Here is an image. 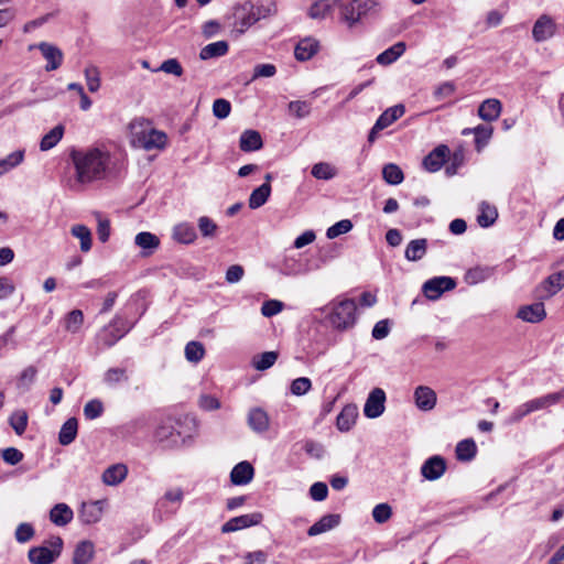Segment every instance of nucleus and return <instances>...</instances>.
<instances>
[{
  "mask_svg": "<svg viewBox=\"0 0 564 564\" xmlns=\"http://www.w3.org/2000/svg\"><path fill=\"white\" fill-rule=\"evenodd\" d=\"M69 158L75 166L76 181L80 184L104 178L110 161L109 153L98 148L73 149Z\"/></svg>",
  "mask_w": 564,
  "mask_h": 564,
  "instance_id": "nucleus-1",
  "label": "nucleus"
},
{
  "mask_svg": "<svg viewBox=\"0 0 564 564\" xmlns=\"http://www.w3.org/2000/svg\"><path fill=\"white\" fill-rule=\"evenodd\" d=\"M131 142L134 147L151 150H163L167 144L165 132L151 127L143 118L134 119L130 124Z\"/></svg>",
  "mask_w": 564,
  "mask_h": 564,
  "instance_id": "nucleus-2",
  "label": "nucleus"
},
{
  "mask_svg": "<svg viewBox=\"0 0 564 564\" xmlns=\"http://www.w3.org/2000/svg\"><path fill=\"white\" fill-rule=\"evenodd\" d=\"M564 400V387L556 392H551L539 398L531 399L517 406L510 414L508 422L510 424L519 423L527 415L547 409Z\"/></svg>",
  "mask_w": 564,
  "mask_h": 564,
  "instance_id": "nucleus-3",
  "label": "nucleus"
},
{
  "mask_svg": "<svg viewBox=\"0 0 564 564\" xmlns=\"http://www.w3.org/2000/svg\"><path fill=\"white\" fill-rule=\"evenodd\" d=\"M378 6L377 0H351L348 3L340 1L339 20L351 29L364 19L375 14L378 11Z\"/></svg>",
  "mask_w": 564,
  "mask_h": 564,
  "instance_id": "nucleus-4",
  "label": "nucleus"
},
{
  "mask_svg": "<svg viewBox=\"0 0 564 564\" xmlns=\"http://www.w3.org/2000/svg\"><path fill=\"white\" fill-rule=\"evenodd\" d=\"M356 312V302L351 299H346L333 304L327 319L332 327L343 332L354 327L357 321Z\"/></svg>",
  "mask_w": 564,
  "mask_h": 564,
  "instance_id": "nucleus-5",
  "label": "nucleus"
},
{
  "mask_svg": "<svg viewBox=\"0 0 564 564\" xmlns=\"http://www.w3.org/2000/svg\"><path fill=\"white\" fill-rule=\"evenodd\" d=\"M45 543L29 550L28 556L32 564H52L61 555L63 549L61 536H52Z\"/></svg>",
  "mask_w": 564,
  "mask_h": 564,
  "instance_id": "nucleus-6",
  "label": "nucleus"
},
{
  "mask_svg": "<svg viewBox=\"0 0 564 564\" xmlns=\"http://www.w3.org/2000/svg\"><path fill=\"white\" fill-rule=\"evenodd\" d=\"M180 425L181 422L171 416L161 420L154 430V440L164 447L178 445L183 441L182 434L177 429Z\"/></svg>",
  "mask_w": 564,
  "mask_h": 564,
  "instance_id": "nucleus-7",
  "label": "nucleus"
},
{
  "mask_svg": "<svg viewBox=\"0 0 564 564\" xmlns=\"http://www.w3.org/2000/svg\"><path fill=\"white\" fill-rule=\"evenodd\" d=\"M130 325L124 318L116 316L107 326H105L97 336V340L102 347H111L121 339L130 329Z\"/></svg>",
  "mask_w": 564,
  "mask_h": 564,
  "instance_id": "nucleus-8",
  "label": "nucleus"
},
{
  "mask_svg": "<svg viewBox=\"0 0 564 564\" xmlns=\"http://www.w3.org/2000/svg\"><path fill=\"white\" fill-rule=\"evenodd\" d=\"M235 24L232 32L237 35L243 34L251 25L258 22L253 13V3L248 1L238 7L235 12Z\"/></svg>",
  "mask_w": 564,
  "mask_h": 564,
  "instance_id": "nucleus-9",
  "label": "nucleus"
},
{
  "mask_svg": "<svg viewBox=\"0 0 564 564\" xmlns=\"http://www.w3.org/2000/svg\"><path fill=\"white\" fill-rule=\"evenodd\" d=\"M456 286V282L449 276H437L427 280L423 284V293L430 300H437L445 291H451Z\"/></svg>",
  "mask_w": 564,
  "mask_h": 564,
  "instance_id": "nucleus-10",
  "label": "nucleus"
},
{
  "mask_svg": "<svg viewBox=\"0 0 564 564\" xmlns=\"http://www.w3.org/2000/svg\"><path fill=\"white\" fill-rule=\"evenodd\" d=\"M263 514L261 512H252L229 519L221 527V533H231L261 523Z\"/></svg>",
  "mask_w": 564,
  "mask_h": 564,
  "instance_id": "nucleus-11",
  "label": "nucleus"
},
{
  "mask_svg": "<svg viewBox=\"0 0 564 564\" xmlns=\"http://www.w3.org/2000/svg\"><path fill=\"white\" fill-rule=\"evenodd\" d=\"M564 286V271H558L549 275L541 282L536 289V296L541 300L550 299L555 295Z\"/></svg>",
  "mask_w": 564,
  "mask_h": 564,
  "instance_id": "nucleus-12",
  "label": "nucleus"
},
{
  "mask_svg": "<svg viewBox=\"0 0 564 564\" xmlns=\"http://www.w3.org/2000/svg\"><path fill=\"white\" fill-rule=\"evenodd\" d=\"M386 393L380 388H375L368 395L364 413L369 419L380 416L384 411Z\"/></svg>",
  "mask_w": 564,
  "mask_h": 564,
  "instance_id": "nucleus-13",
  "label": "nucleus"
},
{
  "mask_svg": "<svg viewBox=\"0 0 564 564\" xmlns=\"http://www.w3.org/2000/svg\"><path fill=\"white\" fill-rule=\"evenodd\" d=\"M448 155L449 148L446 144H440L423 159L422 165L427 172H437L442 169Z\"/></svg>",
  "mask_w": 564,
  "mask_h": 564,
  "instance_id": "nucleus-14",
  "label": "nucleus"
},
{
  "mask_svg": "<svg viewBox=\"0 0 564 564\" xmlns=\"http://www.w3.org/2000/svg\"><path fill=\"white\" fill-rule=\"evenodd\" d=\"M446 467V460L440 455H434L423 463L421 475L427 480H437L444 475Z\"/></svg>",
  "mask_w": 564,
  "mask_h": 564,
  "instance_id": "nucleus-15",
  "label": "nucleus"
},
{
  "mask_svg": "<svg viewBox=\"0 0 564 564\" xmlns=\"http://www.w3.org/2000/svg\"><path fill=\"white\" fill-rule=\"evenodd\" d=\"M556 25L547 14H542L534 23L532 36L535 42H544L555 34Z\"/></svg>",
  "mask_w": 564,
  "mask_h": 564,
  "instance_id": "nucleus-16",
  "label": "nucleus"
},
{
  "mask_svg": "<svg viewBox=\"0 0 564 564\" xmlns=\"http://www.w3.org/2000/svg\"><path fill=\"white\" fill-rule=\"evenodd\" d=\"M36 47L41 51L42 55L47 61L45 70H55L62 65L64 55L57 46L47 42H41L36 45Z\"/></svg>",
  "mask_w": 564,
  "mask_h": 564,
  "instance_id": "nucleus-17",
  "label": "nucleus"
},
{
  "mask_svg": "<svg viewBox=\"0 0 564 564\" xmlns=\"http://www.w3.org/2000/svg\"><path fill=\"white\" fill-rule=\"evenodd\" d=\"M104 502L100 500L84 502L78 511L79 520L85 524H93L101 519Z\"/></svg>",
  "mask_w": 564,
  "mask_h": 564,
  "instance_id": "nucleus-18",
  "label": "nucleus"
},
{
  "mask_svg": "<svg viewBox=\"0 0 564 564\" xmlns=\"http://www.w3.org/2000/svg\"><path fill=\"white\" fill-rule=\"evenodd\" d=\"M254 476L253 466L247 462L238 463L230 473V481L236 486H243L249 484Z\"/></svg>",
  "mask_w": 564,
  "mask_h": 564,
  "instance_id": "nucleus-19",
  "label": "nucleus"
},
{
  "mask_svg": "<svg viewBox=\"0 0 564 564\" xmlns=\"http://www.w3.org/2000/svg\"><path fill=\"white\" fill-rule=\"evenodd\" d=\"M517 316L528 323H539L546 316L545 307L542 302L524 305L519 308Z\"/></svg>",
  "mask_w": 564,
  "mask_h": 564,
  "instance_id": "nucleus-20",
  "label": "nucleus"
},
{
  "mask_svg": "<svg viewBox=\"0 0 564 564\" xmlns=\"http://www.w3.org/2000/svg\"><path fill=\"white\" fill-rule=\"evenodd\" d=\"M248 425L256 433H263L269 430L270 419L261 408H253L248 413Z\"/></svg>",
  "mask_w": 564,
  "mask_h": 564,
  "instance_id": "nucleus-21",
  "label": "nucleus"
},
{
  "mask_svg": "<svg viewBox=\"0 0 564 564\" xmlns=\"http://www.w3.org/2000/svg\"><path fill=\"white\" fill-rule=\"evenodd\" d=\"M416 406L422 411H430L436 404V393L426 386H419L414 391Z\"/></svg>",
  "mask_w": 564,
  "mask_h": 564,
  "instance_id": "nucleus-22",
  "label": "nucleus"
},
{
  "mask_svg": "<svg viewBox=\"0 0 564 564\" xmlns=\"http://www.w3.org/2000/svg\"><path fill=\"white\" fill-rule=\"evenodd\" d=\"M502 105L500 100L496 98H489L484 100L478 107V116L487 122L495 121L501 113Z\"/></svg>",
  "mask_w": 564,
  "mask_h": 564,
  "instance_id": "nucleus-23",
  "label": "nucleus"
},
{
  "mask_svg": "<svg viewBox=\"0 0 564 564\" xmlns=\"http://www.w3.org/2000/svg\"><path fill=\"white\" fill-rule=\"evenodd\" d=\"M335 7L340 9V0H317L311 6L308 17L315 20H323L330 14Z\"/></svg>",
  "mask_w": 564,
  "mask_h": 564,
  "instance_id": "nucleus-24",
  "label": "nucleus"
},
{
  "mask_svg": "<svg viewBox=\"0 0 564 564\" xmlns=\"http://www.w3.org/2000/svg\"><path fill=\"white\" fill-rule=\"evenodd\" d=\"M261 134L257 130H245L239 139V148L243 152H253L262 148Z\"/></svg>",
  "mask_w": 564,
  "mask_h": 564,
  "instance_id": "nucleus-25",
  "label": "nucleus"
},
{
  "mask_svg": "<svg viewBox=\"0 0 564 564\" xmlns=\"http://www.w3.org/2000/svg\"><path fill=\"white\" fill-rule=\"evenodd\" d=\"M95 555V545L89 540H84L77 543L74 554L73 564H89Z\"/></svg>",
  "mask_w": 564,
  "mask_h": 564,
  "instance_id": "nucleus-26",
  "label": "nucleus"
},
{
  "mask_svg": "<svg viewBox=\"0 0 564 564\" xmlns=\"http://www.w3.org/2000/svg\"><path fill=\"white\" fill-rule=\"evenodd\" d=\"M358 416V409L354 404H347L343 408L340 413L337 415L336 425L340 432H348Z\"/></svg>",
  "mask_w": 564,
  "mask_h": 564,
  "instance_id": "nucleus-27",
  "label": "nucleus"
},
{
  "mask_svg": "<svg viewBox=\"0 0 564 564\" xmlns=\"http://www.w3.org/2000/svg\"><path fill=\"white\" fill-rule=\"evenodd\" d=\"M74 518V512L66 503H56L50 511V520L57 527L67 525Z\"/></svg>",
  "mask_w": 564,
  "mask_h": 564,
  "instance_id": "nucleus-28",
  "label": "nucleus"
},
{
  "mask_svg": "<svg viewBox=\"0 0 564 564\" xmlns=\"http://www.w3.org/2000/svg\"><path fill=\"white\" fill-rule=\"evenodd\" d=\"M405 112L403 105L399 104L386 109L376 121V129H386L401 118Z\"/></svg>",
  "mask_w": 564,
  "mask_h": 564,
  "instance_id": "nucleus-29",
  "label": "nucleus"
},
{
  "mask_svg": "<svg viewBox=\"0 0 564 564\" xmlns=\"http://www.w3.org/2000/svg\"><path fill=\"white\" fill-rule=\"evenodd\" d=\"M339 514L323 516L317 522L310 527V529L307 530V534L310 536L322 534L337 527L339 524Z\"/></svg>",
  "mask_w": 564,
  "mask_h": 564,
  "instance_id": "nucleus-30",
  "label": "nucleus"
},
{
  "mask_svg": "<svg viewBox=\"0 0 564 564\" xmlns=\"http://www.w3.org/2000/svg\"><path fill=\"white\" fill-rule=\"evenodd\" d=\"M318 51V42L307 37L297 43L294 55L297 61L304 62L312 58Z\"/></svg>",
  "mask_w": 564,
  "mask_h": 564,
  "instance_id": "nucleus-31",
  "label": "nucleus"
},
{
  "mask_svg": "<svg viewBox=\"0 0 564 564\" xmlns=\"http://www.w3.org/2000/svg\"><path fill=\"white\" fill-rule=\"evenodd\" d=\"M134 242L143 250V256L152 254L160 246L159 237L149 231L139 232L134 238Z\"/></svg>",
  "mask_w": 564,
  "mask_h": 564,
  "instance_id": "nucleus-32",
  "label": "nucleus"
},
{
  "mask_svg": "<svg viewBox=\"0 0 564 564\" xmlns=\"http://www.w3.org/2000/svg\"><path fill=\"white\" fill-rule=\"evenodd\" d=\"M406 50V44L404 42H397L382 53H380L376 62L382 66H388L394 63Z\"/></svg>",
  "mask_w": 564,
  "mask_h": 564,
  "instance_id": "nucleus-33",
  "label": "nucleus"
},
{
  "mask_svg": "<svg viewBox=\"0 0 564 564\" xmlns=\"http://www.w3.org/2000/svg\"><path fill=\"white\" fill-rule=\"evenodd\" d=\"M128 469L123 464L109 466L102 474V481L108 486L119 485L127 477Z\"/></svg>",
  "mask_w": 564,
  "mask_h": 564,
  "instance_id": "nucleus-34",
  "label": "nucleus"
},
{
  "mask_svg": "<svg viewBox=\"0 0 564 564\" xmlns=\"http://www.w3.org/2000/svg\"><path fill=\"white\" fill-rule=\"evenodd\" d=\"M427 250V240L425 238L411 240L404 251V257L409 261L421 260Z\"/></svg>",
  "mask_w": 564,
  "mask_h": 564,
  "instance_id": "nucleus-35",
  "label": "nucleus"
},
{
  "mask_svg": "<svg viewBox=\"0 0 564 564\" xmlns=\"http://www.w3.org/2000/svg\"><path fill=\"white\" fill-rule=\"evenodd\" d=\"M78 422L76 417H69L61 427L58 433V442L63 446L73 443L77 436Z\"/></svg>",
  "mask_w": 564,
  "mask_h": 564,
  "instance_id": "nucleus-36",
  "label": "nucleus"
},
{
  "mask_svg": "<svg viewBox=\"0 0 564 564\" xmlns=\"http://www.w3.org/2000/svg\"><path fill=\"white\" fill-rule=\"evenodd\" d=\"M173 238L181 243H192L196 240L197 235L193 225L182 223L173 228Z\"/></svg>",
  "mask_w": 564,
  "mask_h": 564,
  "instance_id": "nucleus-37",
  "label": "nucleus"
},
{
  "mask_svg": "<svg viewBox=\"0 0 564 564\" xmlns=\"http://www.w3.org/2000/svg\"><path fill=\"white\" fill-rule=\"evenodd\" d=\"M229 45L226 41H218L204 46L199 52V58L203 61L220 57L227 54Z\"/></svg>",
  "mask_w": 564,
  "mask_h": 564,
  "instance_id": "nucleus-38",
  "label": "nucleus"
},
{
  "mask_svg": "<svg viewBox=\"0 0 564 564\" xmlns=\"http://www.w3.org/2000/svg\"><path fill=\"white\" fill-rule=\"evenodd\" d=\"M271 194V185L269 183H263L259 187L254 188L249 197V207L251 209H257L264 205L270 197Z\"/></svg>",
  "mask_w": 564,
  "mask_h": 564,
  "instance_id": "nucleus-39",
  "label": "nucleus"
},
{
  "mask_svg": "<svg viewBox=\"0 0 564 564\" xmlns=\"http://www.w3.org/2000/svg\"><path fill=\"white\" fill-rule=\"evenodd\" d=\"M498 210L495 206L488 204L487 202H481L480 204V213L477 216V221L480 227L487 228L497 220Z\"/></svg>",
  "mask_w": 564,
  "mask_h": 564,
  "instance_id": "nucleus-40",
  "label": "nucleus"
},
{
  "mask_svg": "<svg viewBox=\"0 0 564 564\" xmlns=\"http://www.w3.org/2000/svg\"><path fill=\"white\" fill-rule=\"evenodd\" d=\"M476 453L477 446L471 438L463 440L456 445V457L458 460L469 462L476 456Z\"/></svg>",
  "mask_w": 564,
  "mask_h": 564,
  "instance_id": "nucleus-41",
  "label": "nucleus"
},
{
  "mask_svg": "<svg viewBox=\"0 0 564 564\" xmlns=\"http://www.w3.org/2000/svg\"><path fill=\"white\" fill-rule=\"evenodd\" d=\"M64 127L62 124H57L51 131L43 135L40 142V149L42 151H48L54 148L63 138Z\"/></svg>",
  "mask_w": 564,
  "mask_h": 564,
  "instance_id": "nucleus-42",
  "label": "nucleus"
},
{
  "mask_svg": "<svg viewBox=\"0 0 564 564\" xmlns=\"http://www.w3.org/2000/svg\"><path fill=\"white\" fill-rule=\"evenodd\" d=\"M382 177L389 185H399L404 180V173L399 165L388 163L382 169Z\"/></svg>",
  "mask_w": 564,
  "mask_h": 564,
  "instance_id": "nucleus-43",
  "label": "nucleus"
},
{
  "mask_svg": "<svg viewBox=\"0 0 564 564\" xmlns=\"http://www.w3.org/2000/svg\"><path fill=\"white\" fill-rule=\"evenodd\" d=\"M70 234L80 240V250L88 252L91 249V231L85 225H74Z\"/></svg>",
  "mask_w": 564,
  "mask_h": 564,
  "instance_id": "nucleus-44",
  "label": "nucleus"
},
{
  "mask_svg": "<svg viewBox=\"0 0 564 564\" xmlns=\"http://www.w3.org/2000/svg\"><path fill=\"white\" fill-rule=\"evenodd\" d=\"M24 160V150H17L0 160V176L20 165Z\"/></svg>",
  "mask_w": 564,
  "mask_h": 564,
  "instance_id": "nucleus-45",
  "label": "nucleus"
},
{
  "mask_svg": "<svg viewBox=\"0 0 564 564\" xmlns=\"http://www.w3.org/2000/svg\"><path fill=\"white\" fill-rule=\"evenodd\" d=\"M492 274V269L488 267H475L465 273L466 283L474 285L484 282Z\"/></svg>",
  "mask_w": 564,
  "mask_h": 564,
  "instance_id": "nucleus-46",
  "label": "nucleus"
},
{
  "mask_svg": "<svg viewBox=\"0 0 564 564\" xmlns=\"http://www.w3.org/2000/svg\"><path fill=\"white\" fill-rule=\"evenodd\" d=\"M29 415L24 410L14 411L9 417V424L17 435L21 436L28 427Z\"/></svg>",
  "mask_w": 564,
  "mask_h": 564,
  "instance_id": "nucleus-47",
  "label": "nucleus"
},
{
  "mask_svg": "<svg viewBox=\"0 0 564 564\" xmlns=\"http://www.w3.org/2000/svg\"><path fill=\"white\" fill-rule=\"evenodd\" d=\"M278 8L273 0H261L258 4H253V13L259 20L276 14Z\"/></svg>",
  "mask_w": 564,
  "mask_h": 564,
  "instance_id": "nucleus-48",
  "label": "nucleus"
},
{
  "mask_svg": "<svg viewBox=\"0 0 564 564\" xmlns=\"http://www.w3.org/2000/svg\"><path fill=\"white\" fill-rule=\"evenodd\" d=\"M311 173L317 180L328 181L336 176L337 171L329 163L319 162L313 165Z\"/></svg>",
  "mask_w": 564,
  "mask_h": 564,
  "instance_id": "nucleus-49",
  "label": "nucleus"
},
{
  "mask_svg": "<svg viewBox=\"0 0 564 564\" xmlns=\"http://www.w3.org/2000/svg\"><path fill=\"white\" fill-rule=\"evenodd\" d=\"M278 359V352L265 351L256 356L252 360V365L257 370L263 371L274 365Z\"/></svg>",
  "mask_w": 564,
  "mask_h": 564,
  "instance_id": "nucleus-50",
  "label": "nucleus"
},
{
  "mask_svg": "<svg viewBox=\"0 0 564 564\" xmlns=\"http://www.w3.org/2000/svg\"><path fill=\"white\" fill-rule=\"evenodd\" d=\"M475 134V145L477 151H480L490 140L492 135V128L484 124H479L473 128Z\"/></svg>",
  "mask_w": 564,
  "mask_h": 564,
  "instance_id": "nucleus-51",
  "label": "nucleus"
},
{
  "mask_svg": "<svg viewBox=\"0 0 564 564\" xmlns=\"http://www.w3.org/2000/svg\"><path fill=\"white\" fill-rule=\"evenodd\" d=\"M84 323V314L80 310H73L69 312L65 319V328L67 332L77 333Z\"/></svg>",
  "mask_w": 564,
  "mask_h": 564,
  "instance_id": "nucleus-52",
  "label": "nucleus"
},
{
  "mask_svg": "<svg viewBox=\"0 0 564 564\" xmlns=\"http://www.w3.org/2000/svg\"><path fill=\"white\" fill-rule=\"evenodd\" d=\"M205 348L199 341H189L185 346V357L191 362H198L204 358Z\"/></svg>",
  "mask_w": 564,
  "mask_h": 564,
  "instance_id": "nucleus-53",
  "label": "nucleus"
},
{
  "mask_svg": "<svg viewBox=\"0 0 564 564\" xmlns=\"http://www.w3.org/2000/svg\"><path fill=\"white\" fill-rule=\"evenodd\" d=\"M184 498V492L181 488L167 490L164 496L158 500L156 507L159 510L166 508L167 502L181 503Z\"/></svg>",
  "mask_w": 564,
  "mask_h": 564,
  "instance_id": "nucleus-54",
  "label": "nucleus"
},
{
  "mask_svg": "<svg viewBox=\"0 0 564 564\" xmlns=\"http://www.w3.org/2000/svg\"><path fill=\"white\" fill-rule=\"evenodd\" d=\"M104 380L107 384L113 386L116 383L127 381L128 375L124 368H109L104 376Z\"/></svg>",
  "mask_w": 564,
  "mask_h": 564,
  "instance_id": "nucleus-55",
  "label": "nucleus"
},
{
  "mask_svg": "<svg viewBox=\"0 0 564 564\" xmlns=\"http://www.w3.org/2000/svg\"><path fill=\"white\" fill-rule=\"evenodd\" d=\"M352 228V223L349 219H343L330 226L326 231L328 239L337 238L340 235L347 234Z\"/></svg>",
  "mask_w": 564,
  "mask_h": 564,
  "instance_id": "nucleus-56",
  "label": "nucleus"
},
{
  "mask_svg": "<svg viewBox=\"0 0 564 564\" xmlns=\"http://www.w3.org/2000/svg\"><path fill=\"white\" fill-rule=\"evenodd\" d=\"M104 413V404L100 400L88 401L84 406V415L87 420H95Z\"/></svg>",
  "mask_w": 564,
  "mask_h": 564,
  "instance_id": "nucleus-57",
  "label": "nucleus"
},
{
  "mask_svg": "<svg viewBox=\"0 0 564 564\" xmlns=\"http://www.w3.org/2000/svg\"><path fill=\"white\" fill-rule=\"evenodd\" d=\"M96 217H97V221H98V225H97L98 239L101 242H107L109 240V237L111 234L110 221H109V219L104 218L100 213H96Z\"/></svg>",
  "mask_w": 564,
  "mask_h": 564,
  "instance_id": "nucleus-58",
  "label": "nucleus"
},
{
  "mask_svg": "<svg viewBox=\"0 0 564 564\" xmlns=\"http://www.w3.org/2000/svg\"><path fill=\"white\" fill-rule=\"evenodd\" d=\"M312 388V382L306 377H300L292 381L290 391L294 395H303L307 393Z\"/></svg>",
  "mask_w": 564,
  "mask_h": 564,
  "instance_id": "nucleus-59",
  "label": "nucleus"
},
{
  "mask_svg": "<svg viewBox=\"0 0 564 564\" xmlns=\"http://www.w3.org/2000/svg\"><path fill=\"white\" fill-rule=\"evenodd\" d=\"M289 110L299 119L305 118L311 113V104L303 100H295L289 104Z\"/></svg>",
  "mask_w": 564,
  "mask_h": 564,
  "instance_id": "nucleus-60",
  "label": "nucleus"
},
{
  "mask_svg": "<svg viewBox=\"0 0 564 564\" xmlns=\"http://www.w3.org/2000/svg\"><path fill=\"white\" fill-rule=\"evenodd\" d=\"M392 517V509L388 503H379L372 509V518L377 523H384Z\"/></svg>",
  "mask_w": 564,
  "mask_h": 564,
  "instance_id": "nucleus-61",
  "label": "nucleus"
},
{
  "mask_svg": "<svg viewBox=\"0 0 564 564\" xmlns=\"http://www.w3.org/2000/svg\"><path fill=\"white\" fill-rule=\"evenodd\" d=\"M231 105L227 99L218 98L213 104V113L218 119H225L230 115Z\"/></svg>",
  "mask_w": 564,
  "mask_h": 564,
  "instance_id": "nucleus-62",
  "label": "nucleus"
},
{
  "mask_svg": "<svg viewBox=\"0 0 564 564\" xmlns=\"http://www.w3.org/2000/svg\"><path fill=\"white\" fill-rule=\"evenodd\" d=\"M34 529L30 523H20L15 530V540L19 543H26L34 536Z\"/></svg>",
  "mask_w": 564,
  "mask_h": 564,
  "instance_id": "nucleus-63",
  "label": "nucleus"
},
{
  "mask_svg": "<svg viewBox=\"0 0 564 564\" xmlns=\"http://www.w3.org/2000/svg\"><path fill=\"white\" fill-rule=\"evenodd\" d=\"M85 77L88 90L95 93L100 87L99 72L96 67H88L85 69Z\"/></svg>",
  "mask_w": 564,
  "mask_h": 564,
  "instance_id": "nucleus-64",
  "label": "nucleus"
}]
</instances>
